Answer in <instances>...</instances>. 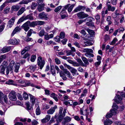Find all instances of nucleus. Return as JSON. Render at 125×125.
Returning <instances> with one entry per match:
<instances>
[{
  "label": "nucleus",
  "mask_w": 125,
  "mask_h": 125,
  "mask_svg": "<svg viewBox=\"0 0 125 125\" xmlns=\"http://www.w3.org/2000/svg\"><path fill=\"white\" fill-rule=\"evenodd\" d=\"M88 111L87 106H84L82 108H81L80 109V114L81 115H86V118H87L88 114Z\"/></svg>",
  "instance_id": "f257e3e1"
},
{
  "label": "nucleus",
  "mask_w": 125,
  "mask_h": 125,
  "mask_svg": "<svg viewBox=\"0 0 125 125\" xmlns=\"http://www.w3.org/2000/svg\"><path fill=\"white\" fill-rule=\"evenodd\" d=\"M37 61L38 65L39 66L40 69H42L45 64V61L40 56L38 58Z\"/></svg>",
  "instance_id": "f03ea898"
},
{
  "label": "nucleus",
  "mask_w": 125,
  "mask_h": 125,
  "mask_svg": "<svg viewBox=\"0 0 125 125\" xmlns=\"http://www.w3.org/2000/svg\"><path fill=\"white\" fill-rule=\"evenodd\" d=\"M59 109L60 110L59 115H60V116L58 117L59 121H61L63 117L65 116V113H66V109L65 108L64 109L62 114V113L63 110V108L61 107L59 108Z\"/></svg>",
  "instance_id": "7ed1b4c3"
},
{
  "label": "nucleus",
  "mask_w": 125,
  "mask_h": 125,
  "mask_svg": "<svg viewBox=\"0 0 125 125\" xmlns=\"http://www.w3.org/2000/svg\"><path fill=\"white\" fill-rule=\"evenodd\" d=\"M70 3L72 4L70 6V4H68L65 6L63 9L65 11L67 9L69 13H70L72 11L73 8L75 4L74 3H72V2Z\"/></svg>",
  "instance_id": "20e7f679"
},
{
  "label": "nucleus",
  "mask_w": 125,
  "mask_h": 125,
  "mask_svg": "<svg viewBox=\"0 0 125 125\" xmlns=\"http://www.w3.org/2000/svg\"><path fill=\"white\" fill-rule=\"evenodd\" d=\"M8 96L9 99L12 101H15L17 99L15 92L14 91H12L10 92Z\"/></svg>",
  "instance_id": "39448f33"
},
{
  "label": "nucleus",
  "mask_w": 125,
  "mask_h": 125,
  "mask_svg": "<svg viewBox=\"0 0 125 125\" xmlns=\"http://www.w3.org/2000/svg\"><path fill=\"white\" fill-rule=\"evenodd\" d=\"M77 17L80 19H84L88 16V14L84 12H80L77 14Z\"/></svg>",
  "instance_id": "423d86ee"
},
{
  "label": "nucleus",
  "mask_w": 125,
  "mask_h": 125,
  "mask_svg": "<svg viewBox=\"0 0 125 125\" xmlns=\"http://www.w3.org/2000/svg\"><path fill=\"white\" fill-rule=\"evenodd\" d=\"M30 23V21H28L23 24L22 26V28L26 32L27 31L30 29L29 26Z\"/></svg>",
  "instance_id": "0eeeda50"
},
{
  "label": "nucleus",
  "mask_w": 125,
  "mask_h": 125,
  "mask_svg": "<svg viewBox=\"0 0 125 125\" xmlns=\"http://www.w3.org/2000/svg\"><path fill=\"white\" fill-rule=\"evenodd\" d=\"M19 40H17L16 39H14L13 40L10 39L8 40V43L9 44H19Z\"/></svg>",
  "instance_id": "6e6552de"
},
{
  "label": "nucleus",
  "mask_w": 125,
  "mask_h": 125,
  "mask_svg": "<svg viewBox=\"0 0 125 125\" xmlns=\"http://www.w3.org/2000/svg\"><path fill=\"white\" fill-rule=\"evenodd\" d=\"M39 16V18L41 19H43L46 20H47L48 19L47 14L44 12L40 13Z\"/></svg>",
  "instance_id": "1a4fd4ad"
},
{
  "label": "nucleus",
  "mask_w": 125,
  "mask_h": 125,
  "mask_svg": "<svg viewBox=\"0 0 125 125\" xmlns=\"http://www.w3.org/2000/svg\"><path fill=\"white\" fill-rule=\"evenodd\" d=\"M15 18L13 17L10 19L8 22V26L11 28L15 20Z\"/></svg>",
  "instance_id": "9d476101"
},
{
  "label": "nucleus",
  "mask_w": 125,
  "mask_h": 125,
  "mask_svg": "<svg viewBox=\"0 0 125 125\" xmlns=\"http://www.w3.org/2000/svg\"><path fill=\"white\" fill-rule=\"evenodd\" d=\"M29 95L30 98V102L32 103V105H34L36 99L35 97L30 94H29Z\"/></svg>",
  "instance_id": "9b49d317"
},
{
  "label": "nucleus",
  "mask_w": 125,
  "mask_h": 125,
  "mask_svg": "<svg viewBox=\"0 0 125 125\" xmlns=\"http://www.w3.org/2000/svg\"><path fill=\"white\" fill-rule=\"evenodd\" d=\"M122 100V98L119 95H116L114 100L117 103H120Z\"/></svg>",
  "instance_id": "f8f14e48"
},
{
  "label": "nucleus",
  "mask_w": 125,
  "mask_h": 125,
  "mask_svg": "<svg viewBox=\"0 0 125 125\" xmlns=\"http://www.w3.org/2000/svg\"><path fill=\"white\" fill-rule=\"evenodd\" d=\"M20 66V64L19 62H16L15 63L14 66V71L16 73L19 72V70Z\"/></svg>",
  "instance_id": "ddd939ff"
},
{
  "label": "nucleus",
  "mask_w": 125,
  "mask_h": 125,
  "mask_svg": "<svg viewBox=\"0 0 125 125\" xmlns=\"http://www.w3.org/2000/svg\"><path fill=\"white\" fill-rule=\"evenodd\" d=\"M85 9V7L84 6H79L77 7L74 10V12H77L80 11L82 10H84Z\"/></svg>",
  "instance_id": "4468645a"
},
{
  "label": "nucleus",
  "mask_w": 125,
  "mask_h": 125,
  "mask_svg": "<svg viewBox=\"0 0 125 125\" xmlns=\"http://www.w3.org/2000/svg\"><path fill=\"white\" fill-rule=\"evenodd\" d=\"M21 29L19 27H16L14 30L11 34V36H13L17 32H19L21 31Z\"/></svg>",
  "instance_id": "2eb2a0df"
},
{
  "label": "nucleus",
  "mask_w": 125,
  "mask_h": 125,
  "mask_svg": "<svg viewBox=\"0 0 125 125\" xmlns=\"http://www.w3.org/2000/svg\"><path fill=\"white\" fill-rule=\"evenodd\" d=\"M60 14L61 15L62 18L63 19L67 16V15L65 11L62 9V11L60 12Z\"/></svg>",
  "instance_id": "dca6fc26"
},
{
  "label": "nucleus",
  "mask_w": 125,
  "mask_h": 125,
  "mask_svg": "<svg viewBox=\"0 0 125 125\" xmlns=\"http://www.w3.org/2000/svg\"><path fill=\"white\" fill-rule=\"evenodd\" d=\"M50 116L47 115L45 117L41 120V121L43 123H45L48 122L50 120Z\"/></svg>",
  "instance_id": "f3484780"
},
{
  "label": "nucleus",
  "mask_w": 125,
  "mask_h": 125,
  "mask_svg": "<svg viewBox=\"0 0 125 125\" xmlns=\"http://www.w3.org/2000/svg\"><path fill=\"white\" fill-rule=\"evenodd\" d=\"M69 70L73 74V76H74L73 74H76L77 72V70L76 69L71 66L70 67Z\"/></svg>",
  "instance_id": "a211bd4d"
},
{
  "label": "nucleus",
  "mask_w": 125,
  "mask_h": 125,
  "mask_svg": "<svg viewBox=\"0 0 125 125\" xmlns=\"http://www.w3.org/2000/svg\"><path fill=\"white\" fill-rule=\"evenodd\" d=\"M15 64V62L13 60L11 61L9 65L10 71H11L12 72H13V70L14 69L13 66Z\"/></svg>",
  "instance_id": "6ab92c4d"
},
{
  "label": "nucleus",
  "mask_w": 125,
  "mask_h": 125,
  "mask_svg": "<svg viewBox=\"0 0 125 125\" xmlns=\"http://www.w3.org/2000/svg\"><path fill=\"white\" fill-rule=\"evenodd\" d=\"M64 124H65L66 123L70 122L71 120V118L69 116H67L64 118Z\"/></svg>",
  "instance_id": "aec40b11"
},
{
  "label": "nucleus",
  "mask_w": 125,
  "mask_h": 125,
  "mask_svg": "<svg viewBox=\"0 0 125 125\" xmlns=\"http://www.w3.org/2000/svg\"><path fill=\"white\" fill-rule=\"evenodd\" d=\"M112 123V121L109 119H106L104 122V125H110Z\"/></svg>",
  "instance_id": "412c9836"
},
{
  "label": "nucleus",
  "mask_w": 125,
  "mask_h": 125,
  "mask_svg": "<svg viewBox=\"0 0 125 125\" xmlns=\"http://www.w3.org/2000/svg\"><path fill=\"white\" fill-rule=\"evenodd\" d=\"M50 96L53 98L56 101H58V99L57 98V95L56 94L54 93H52L50 95Z\"/></svg>",
  "instance_id": "4be33fe9"
},
{
  "label": "nucleus",
  "mask_w": 125,
  "mask_h": 125,
  "mask_svg": "<svg viewBox=\"0 0 125 125\" xmlns=\"http://www.w3.org/2000/svg\"><path fill=\"white\" fill-rule=\"evenodd\" d=\"M20 7L18 5H14L12 6L11 8V9L14 11H18L20 8Z\"/></svg>",
  "instance_id": "5701e85b"
},
{
  "label": "nucleus",
  "mask_w": 125,
  "mask_h": 125,
  "mask_svg": "<svg viewBox=\"0 0 125 125\" xmlns=\"http://www.w3.org/2000/svg\"><path fill=\"white\" fill-rule=\"evenodd\" d=\"M25 8L23 7H22L18 11L17 13V15L19 16L25 10Z\"/></svg>",
  "instance_id": "b1692460"
},
{
  "label": "nucleus",
  "mask_w": 125,
  "mask_h": 125,
  "mask_svg": "<svg viewBox=\"0 0 125 125\" xmlns=\"http://www.w3.org/2000/svg\"><path fill=\"white\" fill-rule=\"evenodd\" d=\"M82 51L83 52H86V53L88 52H93V51L92 49L87 48H84L83 50H82Z\"/></svg>",
  "instance_id": "393cba45"
},
{
  "label": "nucleus",
  "mask_w": 125,
  "mask_h": 125,
  "mask_svg": "<svg viewBox=\"0 0 125 125\" xmlns=\"http://www.w3.org/2000/svg\"><path fill=\"white\" fill-rule=\"evenodd\" d=\"M19 118H16L14 120V122L15 123L14 125H23V124L20 122H16L17 121H19Z\"/></svg>",
  "instance_id": "a878e982"
},
{
  "label": "nucleus",
  "mask_w": 125,
  "mask_h": 125,
  "mask_svg": "<svg viewBox=\"0 0 125 125\" xmlns=\"http://www.w3.org/2000/svg\"><path fill=\"white\" fill-rule=\"evenodd\" d=\"M26 19L25 16H23L22 17L20 18L19 20L17 22V23L18 24H19L23 22L25 20H26Z\"/></svg>",
  "instance_id": "bb28decb"
},
{
  "label": "nucleus",
  "mask_w": 125,
  "mask_h": 125,
  "mask_svg": "<svg viewBox=\"0 0 125 125\" xmlns=\"http://www.w3.org/2000/svg\"><path fill=\"white\" fill-rule=\"evenodd\" d=\"M106 21L108 23V25H110L112 23V20L111 17L110 16H107L106 19Z\"/></svg>",
  "instance_id": "cd10ccee"
},
{
  "label": "nucleus",
  "mask_w": 125,
  "mask_h": 125,
  "mask_svg": "<svg viewBox=\"0 0 125 125\" xmlns=\"http://www.w3.org/2000/svg\"><path fill=\"white\" fill-rule=\"evenodd\" d=\"M64 73L67 74V77L71 79H72L74 78L73 77L70 73L68 70L66 71Z\"/></svg>",
  "instance_id": "c85d7f7f"
},
{
  "label": "nucleus",
  "mask_w": 125,
  "mask_h": 125,
  "mask_svg": "<svg viewBox=\"0 0 125 125\" xmlns=\"http://www.w3.org/2000/svg\"><path fill=\"white\" fill-rule=\"evenodd\" d=\"M10 48L6 47L2 48L1 50V52L4 53L9 52L10 50Z\"/></svg>",
  "instance_id": "c756f323"
},
{
  "label": "nucleus",
  "mask_w": 125,
  "mask_h": 125,
  "mask_svg": "<svg viewBox=\"0 0 125 125\" xmlns=\"http://www.w3.org/2000/svg\"><path fill=\"white\" fill-rule=\"evenodd\" d=\"M76 60L77 62L79 63H78L79 64V66L80 65H81L82 66H86L84 64L82 61L80 59H77Z\"/></svg>",
  "instance_id": "7c9ffc66"
},
{
  "label": "nucleus",
  "mask_w": 125,
  "mask_h": 125,
  "mask_svg": "<svg viewBox=\"0 0 125 125\" xmlns=\"http://www.w3.org/2000/svg\"><path fill=\"white\" fill-rule=\"evenodd\" d=\"M26 105L27 110H32V107L31 106H30V103L29 102L26 103Z\"/></svg>",
  "instance_id": "2f4dec72"
},
{
  "label": "nucleus",
  "mask_w": 125,
  "mask_h": 125,
  "mask_svg": "<svg viewBox=\"0 0 125 125\" xmlns=\"http://www.w3.org/2000/svg\"><path fill=\"white\" fill-rule=\"evenodd\" d=\"M87 92V91L86 89H84L83 91V93L81 94L80 98H82L83 97L86 96Z\"/></svg>",
  "instance_id": "473e14b6"
},
{
  "label": "nucleus",
  "mask_w": 125,
  "mask_h": 125,
  "mask_svg": "<svg viewBox=\"0 0 125 125\" xmlns=\"http://www.w3.org/2000/svg\"><path fill=\"white\" fill-rule=\"evenodd\" d=\"M54 111L55 109L54 108H52L47 111V113L48 114H52L54 113Z\"/></svg>",
  "instance_id": "72a5a7b5"
},
{
  "label": "nucleus",
  "mask_w": 125,
  "mask_h": 125,
  "mask_svg": "<svg viewBox=\"0 0 125 125\" xmlns=\"http://www.w3.org/2000/svg\"><path fill=\"white\" fill-rule=\"evenodd\" d=\"M82 59L85 63V65H88L89 64V62H88V60L86 57H82Z\"/></svg>",
  "instance_id": "f704fd0d"
},
{
  "label": "nucleus",
  "mask_w": 125,
  "mask_h": 125,
  "mask_svg": "<svg viewBox=\"0 0 125 125\" xmlns=\"http://www.w3.org/2000/svg\"><path fill=\"white\" fill-rule=\"evenodd\" d=\"M95 18L97 21V24H99L100 22V15L98 14H97L95 16Z\"/></svg>",
  "instance_id": "c9c22d12"
},
{
  "label": "nucleus",
  "mask_w": 125,
  "mask_h": 125,
  "mask_svg": "<svg viewBox=\"0 0 125 125\" xmlns=\"http://www.w3.org/2000/svg\"><path fill=\"white\" fill-rule=\"evenodd\" d=\"M32 0H23L21 1L20 2L19 4H27Z\"/></svg>",
  "instance_id": "e433bc0d"
},
{
  "label": "nucleus",
  "mask_w": 125,
  "mask_h": 125,
  "mask_svg": "<svg viewBox=\"0 0 125 125\" xmlns=\"http://www.w3.org/2000/svg\"><path fill=\"white\" fill-rule=\"evenodd\" d=\"M108 10L109 11H113L115 10V7H112L110 5H108Z\"/></svg>",
  "instance_id": "4c0bfd02"
},
{
  "label": "nucleus",
  "mask_w": 125,
  "mask_h": 125,
  "mask_svg": "<svg viewBox=\"0 0 125 125\" xmlns=\"http://www.w3.org/2000/svg\"><path fill=\"white\" fill-rule=\"evenodd\" d=\"M25 18L26 20L29 19L30 20H32L33 19L32 15L31 14H29L27 15L26 16H25Z\"/></svg>",
  "instance_id": "58836bf2"
},
{
  "label": "nucleus",
  "mask_w": 125,
  "mask_h": 125,
  "mask_svg": "<svg viewBox=\"0 0 125 125\" xmlns=\"http://www.w3.org/2000/svg\"><path fill=\"white\" fill-rule=\"evenodd\" d=\"M37 25L36 21H33L31 23L30 22L29 24V26L30 27H34L35 26Z\"/></svg>",
  "instance_id": "ea45409f"
},
{
  "label": "nucleus",
  "mask_w": 125,
  "mask_h": 125,
  "mask_svg": "<svg viewBox=\"0 0 125 125\" xmlns=\"http://www.w3.org/2000/svg\"><path fill=\"white\" fill-rule=\"evenodd\" d=\"M118 41V40L116 38H114L112 41L110 43V45H113L115 44V43Z\"/></svg>",
  "instance_id": "a19ab883"
},
{
  "label": "nucleus",
  "mask_w": 125,
  "mask_h": 125,
  "mask_svg": "<svg viewBox=\"0 0 125 125\" xmlns=\"http://www.w3.org/2000/svg\"><path fill=\"white\" fill-rule=\"evenodd\" d=\"M108 12V10L107 9H106L105 10L104 9H103L101 12L102 17L103 18L105 16V14H107Z\"/></svg>",
  "instance_id": "79ce46f5"
},
{
  "label": "nucleus",
  "mask_w": 125,
  "mask_h": 125,
  "mask_svg": "<svg viewBox=\"0 0 125 125\" xmlns=\"http://www.w3.org/2000/svg\"><path fill=\"white\" fill-rule=\"evenodd\" d=\"M10 8L9 7H6L4 9V13L5 14H8L10 10Z\"/></svg>",
  "instance_id": "37998d69"
},
{
  "label": "nucleus",
  "mask_w": 125,
  "mask_h": 125,
  "mask_svg": "<svg viewBox=\"0 0 125 125\" xmlns=\"http://www.w3.org/2000/svg\"><path fill=\"white\" fill-rule=\"evenodd\" d=\"M89 84H94L95 83V79L94 78H92L91 80H90L89 82Z\"/></svg>",
  "instance_id": "c03bdc74"
},
{
  "label": "nucleus",
  "mask_w": 125,
  "mask_h": 125,
  "mask_svg": "<svg viewBox=\"0 0 125 125\" xmlns=\"http://www.w3.org/2000/svg\"><path fill=\"white\" fill-rule=\"evenodd\" d=\"M87 31L88 32L89 34L91 35H94V31L90 29H87Z\"/></svg>",
  "instance_id": "a18cd8bd"
},
{
  "label": "nucleus",
  "mask_w": 125,
  "mask_h": 125,
  "mask_svg": "<svg viewBox=\"0 0 125 125\" xmlns=\"http://www.w3.org/2000/svg\"><path fill=\"white\" fill-rule=\"evenodd\" d=\"M36 58V56L35 55H32L30 59V60L32 62H34Z\"/></svg>",
  "instance_id": "49530a36"
},
{
  "label": "nucleus",
  "mask_w": 125,
  "mask_h": 125,
  "mask_svg": "<svg viewBox=\"0 0 125 125\" xmlns=\"http://www.w3.org/2000/svg\"><path fill=\"white\" fill-rule=\"evenodd\" d=\"M113 109L117 111L118 108V106L115 103H113L112 106Z\"/></svg>",
  "instance_id": "de8ad7c7"
},
{
  "label": "nucleus",
  "mask_w": 125,
  "mask_h": 125,
  "mask_svg": "<svg viewBox=\"0 0 125 125\" xmlns=\"http://www.w3.org/2000/svg\"><path fill=\"white\" fill-rule=\"evenodd\" d=\"M8 65V63L6 61H4L3 62L0 67H4L6 68Z\"/></svg>",
  "instance_id": "09e8293b"
},
{
  "label": "nucleus",
  "mask_w": 125,
  "mask_h": 125,
  "mask_svg": "<svg viewBox=\"0 0 125 125\" xmlns=\"http://www.w3.org/2000/svg\"><path fill=\"white\" fill-rule=\"evenodd\" d=\"M45 33L44 30L42 29L41 30L40 32H39V34L40 36H42L44 35Z\"/></svg>",
  "instance_id": "8fccbe9b"
},
{
  "label": "nucleus",
  "mask_w": 125,
  "mask_h": 125,
  "mask_svg": "<svg viewBox=\"0 0 125 125\" xmlns=\"http://www.w3.org/2000/svg\"><path fill=\"white\" fill-rule=\"evenodd\" d=\"M5 24L3 23L0 26V32H1L4 30L5 27Z\"/></svg>",
  "instance_id": "3c124183"
},
{
  "label": "nucleus",
  "mask_w": 125,
  "mask_h": 125,
  "mask_svg": "<svg viewBox=\"0 0 125 125\" xmlns=\"http://www.w3.org/2000/svg\"><path fill=\"white\" fill-rule=\"evenodd\" d=\"M62 8L61 6H59L57 7L54 10V11L55 12H57L59 11Z\"/></svg>",
  "instance_id": "603ef678"
},
{
  "label": "nucleus",
  "mask_w": 125,
  "mask_h": 125,
  "mask_svg": "<svg viewBox=\"0 0 125 125\" xmlns=\"http://www.w3.org/2000/svg\"><path fill=\"white\" fill-rule=\"evenodd\" d=\"M23 97L25 100H27L28 98V95L25 92H24L23 94Z\"/></svg>",
  "instance_id": "864d4df0"
},
{
  "label": "nucleus",
  "mask_w": 125,
  "mask_h": 125,
  "mask_svg": "<svg viewBox=\"0 0 125 125\" xmlns=\"http://www.w3.org/2000/svg\"><path fill=\"white\" fill-rule=\"evenodd\" d=\"M36 114L37 115H39L41 114V111L39 108L38 107L36 109Z\"/></svg>",
  "instance_id": "5fc2aeb1"
},
{
  "label": "nucleus",
  "mask_w": 125,
  "mask_h": 125,
  "mask_svg": "<svg viewBox=\"0 0 125 125\" xmlns=\"http://www.w3.org/2000/svg\"><path fill=\"white\" fill-rule=\"evenodd\" d=\"M43 89H44L45 94V95H50V91L48 90L45 89L44 88H43Z\"/></svg>",
  "instance_id": "6e6d98bb"
},
{
  "label": "nucleus",
  "mask_w": 125,
  "mask_h": 125,
  "mask_svg": "<svg viewBox=\"0 0 125 125\" xmlns=\"http://www.w3.org/2000/svg\"><path fill=\"white\" fill-rule=\"evenodd\" d=\"M90 52H88L87 53H86L85 55L88 57H93L94 56V55L92 53H90Z\"/></svg>",
  "instance_id": "4d7b16f0"
},
{
  "label": "nucleus",
  "mask_w": 125,
  "mask_h": 125,
  "mask_svg": "<svg viewBox=\"0 0 125 125\" xmlns=\"http://www.w3.org/2000/svg\"><path fill=\"white\" fill-rule=\"evenodd\" d=\"M64 52L67 53V55H69L72 53V51L69 50H67L65 51Z\"/></svg>",
  "instance_id": "13d9d810"
},
{
  "label": "nucleus",
  "mask_w": 125,
  "mask_h": 125,
  "mask_svg": "<svg viewBox=\"0 0 125 125\" xmlns=\"http://www.w3.org/2000/svg\"><path fill=\"white\" fill-rule=\"evenodd\" d=\"M6 68L4 67H0V73H1L4 74L5 73L4 71Z\"/></svg>",
  "instance_id": "bf43d9fd"
},
{
  "label": "nucleus",
  "mask_w": 125,
  "mask_h": 125,
  "mask_svg": "<svg viewBox=\"0 0 125 125\" xmlns=\"http://www.w3.org/2000/svg\"><path fill=\"white\" fill-rule=\"evenodd\" d=\"M37 25H42L44 24L45 23L42 21H36Z\"/></svg>",
  "instance_id": "052dcab7"
},
{
  "label": "nucleus",
  "mask_w": 125,
  "mask_h": 125,
  "mask_svg": "<svg viewBox=\"0 0 125 125\" xmlns=\"http://www.w3.org/2000/svg\"><path fill=\"white\" fill-rule=\"evenodd\" d=\"M13 81L12 80H10L7 82V84L9 85H15L13 83Z\"/></svg>",
  "instance_id": "680f3d73"
},
{
  "label": "nucleus",
  "mask_w": 125,
  "mask_h": 125,
  "mask_svg": "<svg viewBox=\"0 0 125 125\" xmlns=\"http://www.w3.org/2000/svg\"><path fill=\"white\" fill-rule=\"evenodd\" d=\"M65 36V34L64 32H61L60 33V37L61 39L63 38Z\"/></svg>",
  "instance_id": "e2e57ef3"
},
{
  "label": "nucleus",
  "mask_w": 125,
  "mask_h": 125,
  "mask_svg": "<svg viewBox=\"0 0 125 125\" xmlns=\"http://www.w3.org/2000/svg\"><path fill=\"white\" fill-rule=\"evenodd\" d=\"M110 112L113 115H116L117 114V111L113 109L110 110Z\"/></svg>",
  "instance_id": "0e129e2a"
},
{
  "label": "nucleus",
  "mask_w": 125,
  "mask_h": 125,
  "mask_svg": "<svg viewBox=\"0 0 125 125\" xmlns=\"http://www.w3.org/2000/svg\"><path fill=\"white\" fill-rule=\"evenodd\" d=\"M32 29H31L29 30L27 33V37H30L31 36V34H32L31 31H32Z\"/></svg>",
  "instance_id": "69168bd1"
},
{
  "label": "nucleus",
  "mask_w": 125,
  "mask_h": 125,
  "mask_svg": "<svg viewBox=\"0 0 125 125\" xmlns=\"http://www.w3.org/2000/svg\"><path fill=\"white\" fill-rule=\"evenodd\" d=\"M37 6V5L36 3H32V4L31 8L32 9H35Z\"/></svg>",
  "instance_id": "338daca9"
},
{
  "label": "nucleus",
  "mask_w": 125,
  "mask_h": 125,
  "mask_svg": "<svg viewBox=\"0 0 125 125\" xmlns=\"http://www.w3.org/2000/svg\"><path fill=\"white\" fill-rule=\"evenodd\" d=\"M36 66L35 65H32L30 67V69L31 70L33 71L36 69Z\"/></svg>",
  "instance_id": "774afa93"
}]
</instances>
